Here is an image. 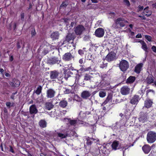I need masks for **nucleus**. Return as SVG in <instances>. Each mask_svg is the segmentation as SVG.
<instances>
[{"instance_id": "1", "label": "nucleus", "mask_w": 156, "mask_h": 156, "mask_svg": "<svg viewBox=\"0 0 156 156\" xmlns=\"http://www.w3.org/2000/svg\"><path fill=\"white\" fill-rule=\"evenodd\" d=\"M115 24L112 25V27L115 28H118L119 27L117 26L118 24H119L121 27H124L126 25L127 23H128V22L127 20H126L125 19L122 18L120 17L116 20L115 21Z\"/></svg>"}, {"instance_id": "2", "label": "nucleus", "mask_w": 156, "mask_h": 156, "mask_svg": "<svg viewBox=\"0 0 156 156\" xmlns=\"http://www.w3.org/2000/svg\"><path fill=\"white\" fill-rule=\"evenodd\" d=\"M147 140L149 143L154 142L156 140V133L152 131L148 132L147 136Z\"/></svg>"}, {"instance_id": "3", "label": "nucleus", "mask_w": 156, "mask_h": 156, "mask_svg": "<svg viewBox=\"0 0 156 156\" xmlns=\"http://www.w3.org/2000/svg\"><path fill=\"white\" fill-rule=\"evenodd\" d=\"M85 30V28L82 25H79L75 27L74 31L77 35H80Z\"/></svg>"}, {"instance_id": "4", "label": "nucleus", "mask_w": 156, "mask_h": 156, "mask_svg": "<svg viewBox=\"0 0 156 156\" xmlns=\"http://www.w3.org/2000/svg\"><path fill=\"white\" fill-rule=\"evenodd\" d=\"M119 67L122 71H126L129 67L128 62L126 60H122L120 63Z\"/></svg>"}, {"instance_id": "5", "label": "nucleus", "mask_w": 156, "mask_h": 156, "mask_svg": "<svg viewBox=\"0 0 156 156\" xmlns=\"http://www.w3.org/2000/svg\"><path fill=\"white\" fill-rule=\"evenodd\" d=\"M61 61V59L54 57L49 58L47 61V63L50 65L55 64H58Z\"/></svg>"}, {"instance_id": "6", "label": "nucleus", "mask_w": 156, "mask_h": 156, "mask_svg": "<svg viewBox=\"0 0 156 156\" xmlns=\"http://www.w3.org/2000/svg\"><path fill=\"white\" fill-rule=\"evenodd\" d=\"M76 37V36L75 34L73 33H69L66 36L65 39L64 41V42L65 41L69 42L71 40H72L73 41Z\"/></svg>"}, {"instance_id": "7", "label": "nucleus", "mask_w": 156, "mask_h": 156, "mask_svg": "<svg viewBox=\"0 0 156 156\" xmlns=\"http://www.w3.org/2000/svg\"><path fill=\"white\" fill-rule=\"evenodd\" d=\"M73 70L76 71L77 73L76 76V80L78 81L79 84L81 86H83L85 84V82L83 79L80 77V76L78 74V70L74 69Z\"/></svg>"}, {"instance_id": "8", "label": "nucleus", "mask_w": 156, "mask_h": 156, "mask_svg": "<svg viewBox=\"0 0 156 156\" xmlns=\"http://www.w3.org/2000/svg\"><path fill=\"white\" fill-rule=\"evenodd\" d=\"M104 33V29L102 28H99L95 30V34L96 37H101L103 36Z\"/></svg>"}, {"instance_id": "9", "label": "nucleus", "mask_w": 156, "mask_h": 156, "mask_svg": "<svg viewBox=\"0 0 156 156\" xmlns=\"http://www.w3.org/2000/svg\"><path fill=\"white\" fill-rule=\"evenodd\" d=\"M116 54L114 52L109 53L106 56L105 59L108 61H111L115 59L116 58Z\"/></svg>"}, {"instance_id": "10", "label": "nucleus", "mask_w": 156, "mask_h": 156, "mask_svg": "<svg viewBox=\"0 0 156 156\" xmlns=\"http://www.w3.org/2000/svg\"><path fill=\"white\" fill-rule=\"evenodd\" d=\"M133 136L132 135H129V136L128 137V140L129 141L130 143H129V145H126L125 147H123L121 148L122 149V150H123L124 149L125 150L128 149L129 147H131V146H133Z\"/></svg>"}, {"instance_id": "11", "label": "nucleus", "mask_w": 156, "mask_h": 156, "mask_svg": "<svg viewBox=\"0 0 156 156\" xmlns=\"http://www.w3.org/2000/svg\"><path fill=\"white\" fill-rule=\"evenodd\" d=\"M139 100V96L137 95H135L132 98L130 102L132 105H137Z\"/></svg>"}, {"instance_id": "12", "label": "nucleus", "mask_w": 156, "mask_h": 156, "mask_svg": "<svg viewBox=\"0 0 156 156\" xmlns=\"http://www.w3.org/2000/svg\"><path fill=\"white\" fill-rule=\"evenodd\" d=\"M130 89L127 86H124L121 88L120 92L123 95L128 94L129 92Z\"/></svg>"}, {"instance_id": "13", "label": "nucleus", "mask_w": 156, "mask_h": 156, "mask_svg": "<svg viewBox=\"0 0 156 156\" xmlns=\"http://www.w3.org/2000/svg\"><path fill=\"white\" fill-rule=\"evenodd\" d=\"M91 94L90 92L87 90H85L81 93V96L83 98L87 99L91 96Z\"/></svg>"}, {"instance_id": "14", "label": "nucleus", "mask_w": 156, "mask_h": 156, "mask_svg": "<svg viewBox=\"0 0 156 156\" xmlns=\"http://www.w3.org/2000/svg\"><path fill=\"white\" fill-rule=\"evenodd\" d=\"M153 103L152 101L149 99H147L146 100L144 101V107L143 108L145 107L147 108H150L152 105Z\"/></svg>"}, {"instance_id": "15", "label": "nucleus", "mask_w": 156, "mask_h": 156, "mask_svg": "<svg viewBox=\"0 0 156 156\" xmlns=\"http://www.w3.org/2000/svg\"><path fill=\"white\" fill-rule=\"evenodd\" d=\"M74 57L70 53L68 52L65 53L63 55V59L66 61L71 60Z\"/></svg>"}, {"instance_id": "16", "label": "nucleus", "mask_w": 156, "mask_h": 156, "mask_svg": "<svg viewBox=\"0 0 156 156\" xmlns=\"http://www.w3.org/2000/svg\"><path fill=\"white\" fill-rule=\"evenodd\" d=\"M140 117L139 119L140 122L142 123L144 122L147 120V115L144 114L143 112H140Z\"/></svg>"}, {"instance_id": "17", "label": "nucleus", "mask_w": 156, "mask_h": 156, "mask_svg": "<svg viewBox=\"0 0 156 156\" xmlns=\"http://www.w3.org/2000/svg\"><path fill=\"white\" fill-rule=\"evenodd\" d=\"M143 64L142 63L138 64L135 67L134 72L137 73H139L142 70Z\"/></svg>"}, {"instance_id": "18", "label": "nucleus", "mask_w": 156, "mask_h": 156, "mask_svg": "<svg viewBox=\"0 0 156 156\" xmlns=\"http://www.w3.org/2000/svg\"><path fill=\"white\" fill-rule=\"evenodd\" d=\"M59 73L56 70L51 71L50 73V77L51 79H55L57 78Z\"/></svg>"}, {"instance_id": "19", "label": "nucleus", "mask_w": 156, "mask_h": 156, "mask_svg": "<svg viewBox=\"0 0 156 156\" xmlns=\"http://www.w3.org/2000/svg\"><path fill=\"white\" fill-rule=\"evenodd\" d=\"M59 36V34L58 31L54 32L52 33L50 37L53 40L58 39Z\"/></svg>"}, {"instance_id": "20", "label": "nucleus", "mask_w": 156, "mask_h": 156, "mask_svg": "<svg viewBox=\"0 0 156 156\" xmlns=\"http://www.w3.org/2000/svg\"><path fill=\"white\" fill-rule=\"evenodd\" d=\"M47 97L51 98L54 97L55 91L52 89H49L47 91Z\"/></svg>"}, {"instance_id": "21", "label": "nucleus", "mask_w": 156, "mask_h": 156, "mask_svg": "<svg viewBox=\"0 0 156 156\" xmlns=\"http://www.w3.org/2000/svg\"><path fill=\"white\" fill-rule=\"evenodd\" d=\"M38 110L35 105H32L30 108V112L31 114H36L37 113Z\"/></svg>"}, {"instance_id": "22", "label": "nucleus", "mask_w": 156, "mask_h": 156, "mask_svg": "<svg viewBox=\"0 0 156 156\" xmlns=\"http://www.w3.org/2000/svg\"><path fill=\"white\" fill-rule=\"evenodd\" d=\"M87 142V144L89 146H90L92 143V141H95V142H96L99 141V140L98 139H95L93 138H90L89 137H88L86 139Z\"/></svg>"}, {"instance_id": "23", "label": "nucleus", "mask_w": 156, "mask_h": 156, "mask_svg": "<svg viewBox=\"0 0 156 156\" xmlns=\"http://www.w3.org/2000/svg\"><path fill=\"white\" fill-rule=\"evenodd\" d=\"M142 149L146 154H148L151 150V147L148 145H145L142 147Z\"/></svg>"}, {"instance_id": "24", "label": "nucleus", "mask_w": 156, "mask_h": 156, "mask_svg": "<svg viewBox=\"0 0 156 156\" xmlns=\"http://www.w3.org/2000/svg\"><path fill=\"white\" fill-rule=\"evenodd\" d=\"M136 78L135 76H130L126 80L127 83H132L135 81Z\"/></svg>"}, {"instance_id": "25", "label": "nucleus", "mask_w": 156, "mask_h": 156, "mask_svg": "<svg viewBox=\"0 0 156 156\" xmlns=\"http://www.w3.org/2000/svg\"><path fill=\"white\" fill-rule=\"evenodd\" d=\"M148 8L149 7L148 6L145 8L144 9V11L143 12L144 15H145L147 17L150 16L152 14L151 12L148 10Z\"/></svg>"}, {"instance_id": "26", "label": "nucleus", "mask_w": 156, "mask_h": 156, "mask_svg": "<svg viewBox=\"0 0 156 156\" xmlns=\"http://www.w3.org/2000/svg\"><path fill=\"white\" fill-rule=\"evenodd\" d=\"M53 105L51 102H47L45 103V108L48 110H50L53 107Z\"/></svg>"}, {"instance_id": "27", "label": "nucleus", "mask_w": 156, "mask_h": 156, "mask_svg": "<svg viewBox=\"0 0 156 156\" xmlns=\"http://www.w3.org/2000/svg\"><path fill=\"white\" fill-rule=\"evenodd\" d=\"M119 144V142L115 140L113 142L111 145V146L112 147V149L115 150L119 148H118V147Z\"/></svg>"}, {"instance_id": "28", "label": "nucleus", "mask_w": 156, "mask_h": 156, "mask_svg": "<svg viewBox=\"0 0 156 156\" xmlns=\"http://www.w3.org/2000/svg\"><path fill=\"white\" fill-rule=\"evenodd\" d=\"M93 77L92 76V74H86L84 78V80L86 81H90Z\"/></svg>"}, {"instance_id": "29", "label": "nucleus", "mask_w": 156, "mask_h": 156, "mask_svg": "<svg viewBox=\"0 0 156 156\" xmlns=\"http://www.w3.org/2000/svg\"><path fill=\"white\" fill-rule=\"evenodd\" d=\"M67 104L66 101L63 100L59 102V105L60 107L62 108H64L67 106Z\"/></svg>"}, {"instance_id": "30", "label": "nucleus", "mask_w": 156, "mask_h": 156, "mask_svg": "<svg viewBox=\"0 0 156 156\" xmlns=\"http://www.w3.org/2000/svg\"><path fill=\"white\" fill-rule=\"evenodd\" d=\"M39 124L40 127L44 128L46 126L47 122L44 120H41L39 122Z\"/></svg>"}, {"instance_id": "31", "label": "nucleus", "mask_w": 156, "mask_h": 156, "mask_svg": "<svg viewBox=\"0 0 156 156\" xmlns=\"http://www.w3.org/2000/svg\"><path fill=\"white\" fill-rule=\"evenodd\" d=\"M112 98V95L111 94H108V96L105 100L103 102V104H105L107 103L110 100H111Z\"/></svg>"}, {"instance_id": "32", "label": "nucleus", "mask_w": 156, "mask_h": 156, "mask_svg": "<svg viewBox=\"0 0 156 156\" xmlns=\"http://www.w3.org/2000/svg\"><path fill=\"white\" fill-rule=\"evenodd\" d=\"M146 81L147 83L151 84L153 82L154 80L151 77L149 76L147 77Z\"/></svg>"}, {"instance_id": "33", "label": "nucleus", "mask_w": 156, "mask_h": 156, "mask_svg": "<svg viewBox=\"0 0 156 156\" xmlns=\"http://www.w3.org/2000/svg\"><path fill=\"white\" fill-rule=\"evenodd\" d=\"M141 44L142 45V48L146 52H147V47L146 44L144 41H142Z\"/></svg>"}, {"instance_id": "34", "label": "nucleus", "mask_w": 156, "mask_h": 156, "mask_svg": "<svg viewBox=\"0 0 156 156\" xmlns=\"http://www.w3.org/2000/svg\"><path fill=\"white\" fill-rule=\"evenodd\" d=\"M42 88L41 86H39L37 87V90L35 92L37 94L39 95L41 93Z\"/></svg>"}, {"instance_id": "35", "label": "nucleus", "mask_w": 156, "mask_h": 156, "mask_svg": "<svg viewBox=\"0 0 156 156\" xmlns=\"http://www.w3.org/2000/svg\"><path fill=\"white\" fill-rule=\"evenodd\" d=\"M14 85H15V87H17L19 86L20 84V82L19 80L15 79L13 80Z\"/></svg>"}, {"instance_id": "36", "label": "nucleus", "mask_w": 156, "mask_h": 156, "mask_svg": "<svg viewBox=\"0 0 156 156\" xmlns=\"http://www.w3.org/2000/svg\"><path fill=\"white\" fill-rule=\"evenodd\" d=\"M48 52V50L47 46H45L43 51H42V54L44 55H45Z\"/></svg>"}, {"instance_id": "37", "label": "nucleus", "mask_w": 156, "mask_h": 156, "mask_svg": "<svg viewBox=\"0 0 156 156\" xmlns=\"http://www.w3.org/2000/svg\"><path fill=\"white\" fill-rule=\"evenodd\" d=\"M68 5V2L66 1H65V2H63L62 4L61 5L60 7H66L67 5Z\"/></svg>"}, {"instance_id": "38", "label": "nucleus", "mask_w": 156, "mask_h": 156, "mask_svg": "<svg viewBox=\"0 0 156 156\" xmlns=\"http://www.w3.org/2000/svg\"><path fill=\"white\" fill-rule=\"evenodd\" d=\"M106 94V93L103 91H100L99 93V96L101 98H103L105 97Z\"/></svg>"}, {"instance_id": "39", "label": "nucleus", "mask_w": 156, "mask_h": 156, "mask_svg": "<svg viewBox=\"0 0 156 156\" xmlns=\"http://www.w3.org/2000/svg\"><path fill=\"white\" fill-rule=\"evenodd\" d=\"M69 123L71 125L75 126L76 123V120H70Z\"/></svg>"}, {"instance_id": "40", "label": "nucleus", "mask_w": 156, "mask_h": 156, "mask_svg": "<svg viewBox=\"0 0 156 156\" xmlns=\"http://www.w3.org/2000/svg\"><path fill=\"white\" fill-rule=\"evenodd\" d=\"M64 22L67 26H68L69 23L71 22V20L69 19H66L64 20Z\"/></svg>"}, {"instance_id": "41", "label": "nucleus", "mask_w": 156, "mask_h": 156, "mask_svg": "<svg viewBox=\"0 0 156 156\" xmlns=\"http://www.w3.org/2000/svg\"><path fill=\"white\" fill-rule=\"evenodd\" d=\"M13 104L11 105V103L10 102L8 101L6 103V105L9 108H10L11 107L13 106Z\"/></svg>"}, {"instance_id": "42", "label": "nucleus", "mask_w": 156, "mask_h": 156, "mask_svg": "<svg viewBox=\"0 0 156 156\" xmlns=\"http://www.w3.org/2000/svg\"><path fill=\"white\" fill-rule=\"evenodd\" d=\"M107 66V63H104V62L101 63L100 67L101 68H103Z\"/></svg>"}, {"instance_id": "43", "label": "nucleus", "mask_w": 156, "mask_h": 156, "mask_svg": "<svg viewBox=\"0 0 156 156\" xmlns=\"http://www.w3.org/2000/svg\"><path fill=\"white\" fill-rule=\"evenodd\" d=\"M123 2L125 3V4L128 6H129L130 4L129 1L128 0H123Z\"/></svg>"}, {"instance_id": "44", "label": "nucleus", "mask_w": 156, "mask_h": 156, "mask_svg": "<svg viewBox=\"0 0 156 156\" xmlns=\"http://www.w3.org/2000/svg\"><path fill=\"white\" fill-rule=\"evenodd\" d=\"M22 45V41L20 42H18L17 43V47L18 49L20 48L21 47V45Z\"/></svg>"}, {"instance_id": "45", "label": "nucleus", "mask_w": 156, "mask_h": 156, "mask_svg": "<svg viewBox=\"0 0 156 156\" xmlns=\"http://www.w3.org/2000/svg\"><path fill=\"white\" fill-rule=\"evenodd\" d=\"M145 38L147 39L148 41H151L152 38L149 35H145Z\"/></svg>"}, {"instance_id": "46", "label": "nucleus", "mask_w": 156, "mask_h": 156, "mask_svg": "<svg viewBox=\"0 0 156 156\" xmlns=\"http://www.w3.org/2000/svg\"><path fill=\"white\" fill-rule=\"evenodd\" d=\"M58 136L62 138H65L66 137V136L65 135L61 133H58Z\"/></svg>"}, {"instance_id": "47", "label": "nucleus", "mask_w": 156, "mask_h": 156, "mask_svg": "<svg viewBox=\"0 0 156 156\" xmlns=\"http://www.w3.org/2000/svg\"><path fill=\"white\" fill-rule=\"evenodd\" d=\"M21 19L22 21L24 20V13L23 12H21L20 14Z\"/></svg>"}, {"instance_id": "48", "label": "nucleus", "mask_w": 156, "mask_h": 156, "mask_svg": "<svg viewBox=\"0 0 156 156\" xmlns=\"http://www.w3.org/2000/svg\"><path fill=\"white\" fill-rule=\"evenodd\" d=\"M31 35L32 37H33L34 36L36 35V33L35 30H32L31 31Z\"/></svg>"}, {"instance_id": "49", "label": "nucleus", "mask_w": 156, "mask_h": 156, "mask_svg": "<svg viewBox=\"0 0 156 156\" xmlns=\"http://www.w3.org/2000/svg\"><path fill=\"white\" fill-rule=\"evenodd\" d=\"M71 76L68 74V73L67 72L66 73L65 75L64 78L66 80H67L69 77H70Z\"/></svg>"}, {"instance_id": "50", "label": "nucleus", "mask_w": 156, "mask_h": 156, "mask_svg": "<svg viewBox=\"0 0 156 156\" xmlns=\"http://www.w3.org/2000/svg\"><path fill=\"white\" fill-rule=\"evenodd\" d=\"M117 124V122H116L115 123V126H112V129H113V130H115V129H117V126H116V125Z\"/></svg>"}, {"instance_id": "51", "label": "nucleus", "mask_w": 156, "mask_h": 156, "mask_svg": "<svg viewBox=\"0 0 156 156\" xmlns=\"http://www.w3.org/2000/svg\"><path fill=\"white\" fill-rule=\"evenodd\" d=\"M151 49L155 53H156V46H153L151 48Z\"/></svg>"}, {"instance_id": "52", "label": "nucleus", "mask_w": 156, "mask_h": 156, "mask_svg": "<svg viewBox=\"0 0 156 156\" xmlns=\"http://www.w3.org/2000/svg\"><path fill=\"white\" fill-rule=\"evenodd\" d=\"M14 81H13V82H9V83L10 85L12 87H15V85H14Z\"/></svg>"}, {"instance_id": "53", "label": "nucleus", "mask_w": 156, "mask_h": 156, "mask_svg": "<svg viewBox=\"0 0 156 156\" xmlns=\"http://www.w3.org/2000/svg\"><path fill=\"white\" fill-rule=\"evenodd\" d=\"M71 91L70 90L66 89L65 91H64V92L65 94H67L69 93Z\"/></svg>"}, {"instance_id": "54", "label": "nucleus", "mask_w": 156, "mask_h": 156, "mask_svg": "<svg viewBox=\"0 0 156 156\" xmlns=\"http://www.w3.org/2000/svg\"><path fill=\"white\" fill-rule=\"evenodd\" d=\"M84 51L82 50H79L78 51L79 54L82 55L84 54Z\"/></svg>"}, {"instance_id": "55", "label": "nucleus", "mask_w": 156, "mask_h": 156, "mask_svg": "<svg viewBox=\"0 0 156 156\" xmlns=\"http://www.w3.org/2000/svg\"><path fill=\"white\" fill-rule=\"evenodd\" d=\"M89 38V36L88 35H85L84 37V40H87Z\"/></svg>"}, {"instance_id": "56", "label": "nucleus", "mask_w": 156, "mask_h": 156, "mask_svg": "<svg viewBox=\"0 0 156 156\" xmlns=\"http://www.w3.org/2000/svg\"><path fill=\"white\" fill-rule=\"evenodd\" d=\"M9 147L10 148V150L9 151L12 153H14V151L12 147V146H9Z\"/></svg>"}, {"instance_id": "57", "label": "nucleus", "mask_w": 156, "mask_h": 156, "mask_svg": "<svg viewBox=\"0 0 156 156\" xmlns=\"http://www.w3.org/2000/svg\"><path fill=\"white\" fill-rule=\"evenodd\" d=\"M138 8L139 9L140 11H141L142 10L144 9V7L140 5H139Z\"/></svg>"}, {"instance_id": "58", "label": "nucleus", "mask_w": 156, "mask_h": 156, "mask_svg": "<svg viewBox=\"0 0 156 156\" xmlns=\"http://www.w3.org/2000/svg\"><path fill=\"white\" fill-rule=\"evenodd\" d=\"M142 37V35L141 34H137L136 36V37L137 38H140Z\"/></svg>"}, {"instance_id": "59", "label": "nucleus", "mask_w": 156, "mask_h": 156, "mask_svg": "<svg viewBox=\"0 0 156 156\" xmlns=\"http://www.w3.org/2000/svg\"><path fill=\"white\" fill-rule=\"evenodd\" d=\"M91 69V67H89L87 68H86L84 69V70L85 71H90V70Z\"/></svg>"}, {"instance_id": "60", "label": "nucleus", "mask_w": 156, "mask_h": 156, "mask_svg": "<svg viewBox=\"0 0 156 156\" xmlns=\"http://www.w3.org/2000/svg\"><path fill=\"white\" fill-rule=\"evenodd\" d=\"M16 23H13V30H15L16 28Z\"/></svg>"}, {"instance_id": "61", "label": "nucleus", "mask_w": 156, "mask_h": 156, "mask_svg": "<svg viewBox=\"0 0 156 156\" xmlns=\"http://www.w3.org/2000/svg\"><path fill=\"white\" fill-rule=\"evenodd\" d=\"M71 23V24L70 25V26H71V27H73L74 25H75V23L74 22H70Z\"/></svg>"}, {"instance_id": "62", "label": "nucleus", "mask_w": 156, "mask_h": 156, "mask_svg": "<svg viewBox=\"0 0 156 156\" xmlns=\"http://www.w3.org/2000/svg\"><path fill=\"white\" fill-rule=\"evenodd\" d=\"M98 0H91L92 2L94 3H98Z\"/></svg>"}, {"instance_id": "63", "label": "nucleus", "mask_w": 156, "mask_h": 156, "mask_svg": "<svg viewBox=\"0 0 156 156\" xmlns=\"http://www.w3.org/2000/svg\"><path fill=\"white\" fill-rule=\"evenodd\" d=\"M67 73L70 76H71L73 74V72H71L70 71H68Z\"/></svg>"}, {"instance_id": "64", "label": "nucleus", "mask_w": 156, "mask_h": 156, "mask_svg": "<svg viewBox=\"0 0 156 156\" xmlns=\"http://www.w3.org/2000/svg\"><path fill=\"white\" fill-rule=\"evenodd\" d=\"M109 15H112V16L114 17L115 16V13L114 12H110L109 13Z\"/></svg>"}]
</instances>
